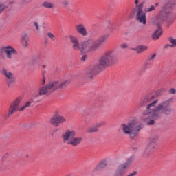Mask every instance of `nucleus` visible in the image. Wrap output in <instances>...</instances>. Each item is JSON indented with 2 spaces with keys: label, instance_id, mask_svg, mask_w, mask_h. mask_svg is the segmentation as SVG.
<instances>
[{
  "label": "nucleus",
  "instance_id": "nucleus-43",
  "mask_svg": "<svg viewBox=\"0 0 176 176\" xmlns=\"http://www.w3.org/2000/svg\"><path fill=\"white\" fill-rule=\"evenodd\" d=\"M155 6H159V3H156L155 4Z\"/></svg>",
  "mask_w": 176,
  "mask_h": 176
},
{
  "label": "nucleus",
  "instance_id": "nucleus-14",
  "mask_svg": "<svg viewBox=\"0 0 176 176\" xmlns=\"http://www.w3.org/2000/svg\"><path fill=\"white\" fill-rule=\"evenodd\" d=\"M47 87L50 93H53V91H56L57 89H60V83L58 81H52L47 85Z\"/></svg>",
  "mask_w": 176,
  "mask_h": 176
},
{
  "label": "nucleus",
  "instance_id": "nucleus-22",
  "mask_svg": "<svg viewBox=\"0 0 176 176\" xmlns=\"http://www.w3.org/2000/svg\"><path fill=\"white\" fill-rule=\"evenodd\" d=\"M107 160L100 162L99 164L96 166V170H101V168H104V167H107Z\"/></svg>",
  "mask_w": 176,
  "mask_h": 176
},
{
  "label": "nucleus",
  "instance_id": "nucleus-3",
  "mask_svg": "<svg viewBox=\"0 0 176 176\" xmlns=\"http://www.w3.org/2000/svg\"><path fill=\"white\" fill-rule=\"evenodd\" d=\"M69 38L72 43V49L74 52H81V53H89L91 52L90 45L93 43V40H87L79 43L78 37L75 36H69Z\"/></svg>",
  "mask_w": 176,
  "mask_h": 176
},
{
  "label": "nucleus",
  "instance_id": "nucleus-30",
  "mask_svg": "<svg viewBox=\"0 0 176 176\" xmlns=\"http://www.w3.org/2000/svg\"><path fill=\"white\" fill-rule=\"evenodd\" d=\"M47 35L48 38L52 39V41H54L56 39V36L51 32H48Z\"/></svg>",
  "mask_w": 176,
  "mask_h": 176
},
{
  "label": "nucleus",
  "instance_id": "nucleus-40",
  "mask_svg": "<svg viewBox=\"0 0 176 176\" xmlns=\"http://www.w3.org/2000/svg\"><path fill=\"white\" fill-rule=\"evenodd\" d=\"M121 47H122V49H127V44L124 43V44L121 45Z\"/></svg>",
  "mask_w": 176,
  "mask_h": 176
},
{
  "label": "nucleus",
  "instance_id": "nucleus-38",
  "mask_svg": "<svg viewBox=\"0 0 176 176\" xmlns=\"http://www.w3.org/2000/svg\"><path fill=\"white\" fill-rule=\"evenodd\" d=\"M175 91H176L175 89H174V88H172L171 89L169 90V93L170 94H175Z\"/></svg>",
  "mask_w": 176,
  "mask_h": 176
},
{
  "label": "nucleus",
  "instance_id": "nucleus-42",
  "mask_svg": "<svg viewBox=\"0 0 176 176\" xmlns=\"http://www.w3.org/2000/svg\"><path fill=\"white\" fill-rule=\"evenodd\" d=\"M139 2H140V0H135V3L136 6H138Z\"/></svg>",
  "mask_w": 176,
  "mask_h": 176
},
{
  "label": "nucleus",
  "instance_id": "nucleus-27",
  "mask_svg": "<svg viewBox=\"0 0 176 176\" xmlns=\"http://www.w3.org/2000/svg\"><path fill=\"white\" fill-rule=\"evenodd\" d=\"M156 10V6H151L148 8H146L144 10V12H146V13L149 12H153V10Z\"/></svg>",
  "mask_w": 176,
  "mask_h": 176
},
{
  "label": "nucleus",
  "instance_id": "nucleus-16",
  "mask_svg": "<svg viewBox=\"0 0 176 176\" xmlns=\"http://www.w3.org/2000/svg\"><path fill=\"white\" fill-rule=\"evenodd\" d=\"M104 124H105L104 122H98L95 125L88 128L87 131V133H96V132L98 131V129H100V127H101V126H104Z\"/></svg>",
  "mask_w": 176,
  "mask_h": 176
},
{
  "label": "nucleus",
  "instance_id": "nucleus-10",
  "mask_svg": "<svg viewBox=\"0 0 176 176\" xmlns=\"http://www.w3.org/2000/svg\"><path fill=\"white\" fill-rule=\"evenodd\" d=\"M1 75L6 77L7 85L8 86H12L14 83V75L11 72L8 71V69L3 68L1 71Z\"/></svg>",
  "mask_w": 176,
  "mask_h": 176
},
{
  "label": "nucleus",
  "instance_id": "nucleus-32",
  "mask_svg": "<svg viewBox=\"0 0 176 176\" xmlns=\"http://www.w3.org/2000/svg\"><path fill=\"white\" fill-rule=\"evenodd\" d=\"M142 127H144V125H142V124L138 125L137 126H135V131H140V130H141V129H142Z\"/></svg>",
  "mask_w": 176,
  "mask_h": 176
},
{
  "label": "nucleus",
  "instance_id": "nucleus-7",
  "mask_svg": "<svg viewBox=\"0 0 176 176\" xmlns=\"http://www.w3.org/2000/svg\"><path fill=\"white\" fill-rule=\"evenodd\" d=\"M133 162H134V157H129L126 160V163H124L122 165H121L116 170V173H114V176L124 175V170H126V168H129V167H130V166L131 165V163H133Z\"/></svg>",
  "mask_w": 176,
  "mask_h": 176
},
{
  "label": "nucleus",
  "instance_id": "nucleus-4",
  "mask_svg": "<svg viewBox=\"0 0 176 176\" xmlns=\"http://www.w3.org/2000/svg\"><path fill=\"white\" fill-rule=\"evenodd\" d=\"M76 131L74 129H67L62 135V140L64 144L72 145V146H78L82 142V138H75Z\"/></svg>",
  "mask_w": 176,
  "mask_h": 176
},
{
  "label": "nucleus",
  "instance_id": "nucleus-24",
  "mask_svg": "<svg viewBox=\"0 0 176 176\" xmlns=\"http://www.w3.org/2000/svg\"><path fill=\"white\" fill-rule=\"evenodd\" d=\"M168 41L170 42L169 47H176V38L169 37Z\"/></svg>",
  "mask_w": 176,
  "mask_h": 176
},
{
  "label": "nucleus",
  "instance_id": "nucleus-28",
  "mask_svg": "<svg viewBox=\"0 0 176 176\" xmlns=\"http://www.w3.org/2000/svg\"><path fill=\"white\" fill-rule=\"evenodd\" d=\"M138 8V13L144 12L142 11V8H144V3H141L140 5L136 6Z\"/></svg>",
  "mask_w": 176,
  "mask_h": 176
},
{
  "label": "nucleus",
  "instance_id": "nucleus-19",
  "mask_svg": "<svg viewBox=\"0 0 176 176\" xmlns=\"http://www.w3.org/2000/svg\"><path fill=\"white\" fill-rule=\"evenodd\" d=\"M162 28H159L157 30L154 32L153 34V39H159L160 36H162Z\"/></svg>",
  "mask_w": 176,
  "mask_h": 176
},
{
  "label": "nucleus",
  "instance_id": "nucleus-17",
  "mask_svg": "<svg viewBox=\"0 0 176 176\" xmlns=\"http://www.w3.org/2000/svg\"><path fill=\"white\" fill-rule=\"evenodd\" d=\"M132 50H135L137 53H144L146 50H148V46L144 45H138L135 48H132Z\"/></svg>",
  "mask_w": 176,
  "mask_h": 176
},
{
  "label": "nucleus",
  "instance_id": "nucleus-11",
  "mask_svg": "<svg viewBox=\"0 0 176 176\" xmlns=\"http://www.w3.org/2000/svg\"><path fill=\"white\" fill-rule=\"evenodd\" d=\"M65 122H67L65 117L58 115L54 116L50 121L51 124L55 126V127H58L60 124L65 123Z\"/></svg>",
  "mask_w": 176,
  "mask_h": 176
},
{
  "label": "nucleus",
  "instance_id": "nucleus-35",
  "mask_svg": "<svg viewBox=\"0 0 176 176\" xmlns=\"http://www.w3.org/2000/svg\"><path fill=\"white\" fill-rule=\"evenodd\" d=\"M175 3H170L168 6V8L170 9H171V10H174V9H175Z\"/></svg>",
  "mask_w": 176,
  "mask_h": 176
},
{
  "label": "nucleus",
  "instance_id": "nucleus-39",
  "mask_svg": "<svg viewBox=\"0 0 176 176\" xmlns=\"http://www.w3.org/2000/svg\"><path fill=\"white\" fill-rule=\"evenodd\" d=\"M87 58V55H83L82 57L81 58V61H85Z\"/></svg>",
  "mask_w": 176,
  "mask_h": 176
},
{
  "label": "nucleus",
  "instance_id": "nucleus-5",
  "mask_svg": "<svg viewBox=\"0 0 176 176\" xmlns=\"http://www.w3.org/2000/svg\"><path fill=\"white\" fill-rule=\"evenodd\" d=\"M21 100H23V98L21 96L17 97L15 100L12 102L11 104L9 112H8V116H12L14 112H17V111H23L26 108H28V107L31 106V104H32V100L30 101L27 102L24 105L19 107L20 103L21 102Z\"/></svg>",
  "mask_w": 176,
  "mask_h": 176
},
{
  "label": "nucleus",
  "instance_id": "nucleus-26",
  "mask_svg": "<svg viewBox=\"0 0 176 176\" xmlns=\"http://www.w3.org/2000/svg\"><path fill=\"white\" fill-rule=\"evenodd\" d=\"M43 6H44V8H48L50 9H52V8L54 6V5L50 2H45L43 3Z\"/></svg>",
  "mask_w": 176,
  "mask_h": 176
},
{
  "label": "nucleus",
  "instance_id": "nucleus-8",
  "mask_svg": "<svg viewBox=\"0 0 176 176\" xmlns=\"http://www.w3.org/2000/svg\"><path fill=\"white\" fill-rule=\"evenodd\" d=\"M109 36L108 34H104L102 36H100L99 38H98L94 42L92 41V43L90 45L91 52H94V50H97L98 47H100L107 39H108V37Z\"/></svg>",
  "mask_w": 176,
  "mask_h": 176
},
{
  "label": "nucleus",
  "instance_id": "nucleus-23",
  "mask_svg": "<svg viewBox=\"0 0 176 176\" xmlns=\"http://www.w3.org/2000/svg\"><path fill=\"white\" fill-rule=\"evenodd\" d=\"M69 83H71V80H66L63 82L59 84V89H65V87H67Z\"/></svg>",
  "mask_w": 176,
  "mask_h": 176
},
{
  "label": "nucleus",
  "instance_id": "nucleus-18",
  "mask_svg": "<svg viewBox=\"0 0 176 176\" xmlns=\"http://www.w3.org/2000/svg\"><path fill=\"white\" fill-rule=\"evenodd\" d=\"M28 42H30V38L27 34H23L21 36V45L23 47H27L28 46Z\"/></svg>",
  "mask_w": 176,
  "mask_h": 176
},
{
  "label": "nucleus",
  "instance_id": "nucleus-15",
  "mask_svg": "<svg viewBox=\"0 0 176 176\" xmlns=\"http://www.w3.org/2000/svg\"><path fill=\"white\" fill-rule=\"evenodd\" d=\"M136 19L140 24L145 25L146 24V14L145 12H138Z\"/></svg>",
  "mask_w": 176,
  "mask_h": 176
},
{
  "label": "nucleus",
  "instance_id": "nucleus-31",
  "mask_svg": "<svg viewBox=\"0 0 176 176\" xmlns=\"http://www.w3.org/2000/svg\"><path fill=\"white\" fill-rule=\"evenodd\" d=\"M176 19V14H172L170 18L169 19V21L170 23H174Z\"/></svg>",
  "mask_w": 176,
  "mask_h": 176
},
{
  "label": "nucleus",
  "instance_id": "nucleus-37",
  "mask_svg": "<svg viewBox=\"0 0 176 176\" xmlns=\"http://www.w3.org/2000/svg\"><path fill=\"white\" fill-rule=\"evenodd\" d=\"M31 64L32 65H33V67H35V65H37V67H39V63H38V62H34V60H32Z\"/></svg>",
  "mask_w": 176,
  "mask_h": 176
},
{
  "label": "nucleus",
  "instance_id": "nucleus-25",
  "mask_svg": "<svg viewBox=\"0 0 176 176\" xmlns=\"http://www.w3.org/2000/svg\"><path fill=\"white\" fill-rule=\"evenodd\" d=\"M165 16H167V12H166V8H162V10L160 12L158 17L160 19H163Z\"/></svg>",
  "mask_w": 176,
  "mask_h": 176
},
{
  "label": "nucleus",
  "instance_id": "nucleus-20",
  "mask_svg": "<svg viewBox=\"0 0 176 176\" xmlns=\"http://www.w3.org/2000/svg\"><path fill=\"white\" fill-rule=\"evenodd\" d=\"M157 141H159V136L155 135L150 138L148 144H152L153 145H155V146H157Z\"/></svg>",
  "mask_w": 176,
  "mask_h": 176
},
{
  "label": "nucleus",
  "instance_id": "nucleus-34",
  "mask_svg": "<svg viewBox=\"0 0 176 176\" xmlns=\"http://www.w3.org/2000/svg\"><path fill=\"white\" fill-rule=\"evenodd\" d=\"M5 10V5L0 3V13H2Z\"/></svg>",
  "mask_w": 176,
  "mask_h": 176
},
{
  "label": "nucleus",
  "instance_id": "nucleus-44",
  "mask_svg": "<svg viewBox=\"0 0 176 176\" xmlns=\"http://www.w3.org/2000/svg\"><path fill=\"white\" fill-rule=\"evenodd\" d=\"M42 67H43V68H44V69L46 68V65H43Z\"/></svg>",
  "mask_w": 176,
  "mask_h": 176
},
{
  "label": "nucleus",
  "instance_id": "nucleus-36",
  "mask_svg": "<svg viewBox=\"0 0 176 176\" xmlns=\"http://www.w3.org/2000/svg\"><path fill=\"white\" fill-rule=\"evenodd\" d=\"M46 83V77L45 76V74H43V79L41 80V85H45Z\"/></svg>",
  "mask_w": 176,
  "mask_h": 176
},
{
  "label": "nucleus",
  "instance_id": "nucleus-13",
  "mask_svg": "<svg viewBox=\"0 0 176 176\" xmlns=\"http://www.w3.org/2000/svg\"><path fill=\"white\" fill-rule=\"evenodd\" d=\"M76 31L82 36H87L88 34L86 27H85V25L82 23H79L76 25Z\"/></svg>",
  "mask_w": 176,
  "mask_h": 176
},
{
  "label": "nucleus",
  "instance_id": "nucleus-9",
  "mask_svg": "<svg viewBox=\"0 0 176 176\" xmlns=\"http://www.w3.org/2000/svg\"><path fill=\"white\" fill-rule=\"evenodd\" d=\"M1 52H3L6 54L7 58L11 60L13 58V56L17 54V50L14 49L12 45H6L1 47Z\"/></svg>",
  "mask_w": 176,
  "mask_h": 176
},
{
  "label": "nucleus",
  "instance_id": "nucleus-29",
  "mask_svg": "<svg viewBox=\"0 0 176 176\" xmlns=\"http://www.w3.org/2000/svg\"><path fill=\"white\" fill-rule=\"evenodd\" d=\"M151 64H152V62H151L148 59H147L145 63L143 64L144 68H149L151 66Z\"/></svg>",
  "mask_w": 176,
  "mask_h": 176
},
{
  "label": "nucleus",
  "instance_id": "nucleus-33",
  "mask_svg": "<svg viewBox=\"0 0 176 176\" xmlns=\"http://www.w3.org/2000/svg\"><path fill=\"white\" fill-rule=\"evenodd\" d=\"M156 58V54H153L152 56H150L148 60H149L151 62L153 61Z\"/></svg>",
  "mask_w": 176,
  "mask_h": 176
},
{
  "label": "nucleus",
  "instance_id": "nucleus-1",
  "mask_svg": "<svg viewBox=\"0 0 176 176\" xmlns=\"http://www.w3.org/2000/svg\"><path fill=\"white\" fill-rule=\"evenodd\" d=\"M153 96H147L140 102V107L147 105L146 110L143 112V121L147 126L155 124V121L160 119L163 113L164 115H170L173 112V109L168 107L170 106L169 100L162 102L159 106H156L159 100L153 101Z\"/></svg>",
  "mask_w": 176,
  "mask_h": 176
},
{
  "label": "nucleus",
  "instance_id": "nucleus-12",
  "mask_svg": "<svg viewBox=\"0 0 176 176\" xmlns=\"http://www.w3.org/2000/svg\"><path fill=\"white\" fill-rule=\"evenodd\" d=\"M157 148V146L148 143L143 151V155L146 157H149V156L156 151Z\"/></svg>",
  "mask_w": 176,
  "mask_h": 176
},
{
  "label": "nucleus",
  "instance_id": "nucleus-6",
  "mask_svg": "<svg viewBox=\"0 0 176 176\" xmlns=\"http://www.w3.org/2000/svg\"><path fill=\"white\" fill-rule=\"evenodd\" d=\"M137 124H138V120L137 119H133L128 124H123L121 126L122 131L124 134L130 135L133 133V131H134V129Z\"/></svg>",
  "mask_w": 176,
  "mask_h": 176
},
{
  "label": "nucleus",
  "instance_id": "nucleus-2",
  "mask_svg": "<svg viewBox=\"0 0 176 176\" xmlns=\"http://www.w3.org/2000/svg\"><path fill=\"white\" fill-rule=\"evenodd\" d=\"M118 63V55L113 50L106 51L100 56L98 63L95 65L90 66L87 69L86 74L89 78H92L96 75L97 71L105 69L111 65H113Z\"/></svg>",
  "mask_w": 176,
  "mask_h": 176
},
{
  "label": "nucleus",
  "instance_id": "nucleus-41",
  "mask_svg": "<svg viewBox=\"0 0 176 176\" xmlns=\"http://www.w3.org/2000/svg\"><path fill=\"white\" fill-rule=\"evenodd\" d=\"M34 27H36V30H39V25H38V22L34 23Z\"/></svg>",
  "mask_w": 176,
  "mask_h": 176
},
{
  "label": "nucleus",
  "instance_id": "nucleus-21",
  "mask_svg": "<svg viewBox=\"0 0 176 176\" xmlns=\"http://www.w3.org/2000/svg\"><path fill=\"white\" fill-rule=\"evenodd\" d=\"M46 93H50L49 89L47 88V85L41 87L38 91L39 96H43V94H46Z\"/></svg>",
  "mask_w": 176,
  "mask_h": 176
}]
</instances>
